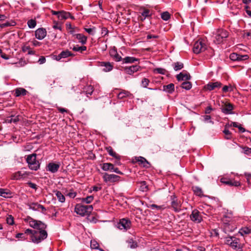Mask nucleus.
I'll return each mask as SVG.
<instances>
[{"instance_id":"f257e3e1","label":"nucleus","mask_w":251,"mask_h":251,"mask_svg":"<svg viewBox=\"0 0 251 251\" xmlns=\"http://www.w3.org/2000/svg\"><path fill=\"white\" fill-rule=\"evenodd\" d=\"M25 221L28 223L30 227L36 229L33 234L30 235V240L35 244H39L47 238L48 233L45 229L47 226L41 222L34 220L30 217H27Z\"/></svg>"},{"instance_id":"f03ea898","label":"nucleus","mask_w":251,"mask_h":251,"mask_svg":"<svg viewBox=\"0 0 251 251\" xmlns=\"http://www.w3.org/2000/svg\"><path fill=\"white\" fill-rule=\"evenodd\" d=\"M93 209L92 205H84L81 204H77L75 205V211L77 214L84 216L90 215Z\"/></svg>"},{"instance_id":"7ed1b4c3","label":"nucleus","mask_w":251,"mask_h":251,"mask_svg":"<svg viewBox=\"0 0 251 251\" xmlns=\"http://www.w3.org/2000/svg\"><path fill=\"white\" fill-rule=\"evenodd\" d=\"M26 161L30 170L37 171L40 168V163L36 159V154L33 153L27 156Z\"/></svg>"},{"instance_id":"20e7f679","label":"nucleus","mask_w":251,"mask_h":251,"mask_svg":"<svg viewBox=\"0 0 251 251\" xmlns=\"http://www.w3.org/2000/svg\"><path fill=\"white\" fill-rule=\"evenodd\" d=\"M226 244L229 245L232 249L238 251H241L243 245L240 243L239 239L234 237H228L226 238Z\"/></svg>"},{"instance_id":"39448f33","label":"nucleus","mask_w":251,"mask_h":251,"mask_svg":"<svg viewBox=\"0 0 251 251\" xmlns=\"http://www.w3.org/2000/svg\"><path fill=\"white\" fill-rule=\"evenodd\" d=\"M207 47V46L205 41L202 39H199L194 44L193 52L196 54H199L205 51Z\"/></svg>"},{"instance_id":"423d86ee","label":"nucleus","mask_w":251,"mask_h":251,"mask_svg":"<svg viewBox=\"0 0 251 251\" xmlns=\"http://www.w3.org/2000/svg\"><path fill=\"white\" fill-rule=\"evenodd\" d=\"M30 175V173L29 172L21 170L14 173L11 176V179L13 180H24L27 179Z\"/></svg>"},{"instance_id":"0eeeda50","label":"nucleus","mask_w":251,"mask_h":251,"mask_svg":"<svg viewBox=\"0 0 251 251\" xmlns=\"http://www.w3.org/2000/svg\"><path fill=\"white\" fill-rule=\"evenodd\" d=\"M131 225V222L129 220L123 218L121 219L117 224V227L121 230L126 231L130 228Z\"/></svg>"},{"instance_id":"6e6552de","label":"nucleus","mask_w":251,"mask_h":251,"mask_svg":"<svg viewBox=\"0 0 251 251\" xmlns=\"http://www.w3.org/2000/svg\"><path fill=\"white\" fill-rule=\"evenodd\" d=\"M228 35V34L227 31L222 29H219L215 37V42H216L217 44H220L223 41L224 38L227 37Z\"/></svg>"},{"instance_id":"1a4fd4ad","label":"nucleus","mask_w":251,"mask_h":251,"mask_svg":"<svg viewBox=\"0 0 251 251\" xmlns=\"http://www.w3.org/2000/svg\"><path fill=\"white\" fill-rule=\"evenodd\" d=\"M119 176L114 174H108L105 173L103 176V179L105 182H115L120 179Z\"/></svg>"},{"instance_id":"9d476101","label":"nucleus","mask_w":251,"mask_h":251,"mask_svg":"<svg viewBox=\"0 0 251 251\" xmlns=\"http://www.w3.org/2000/svg\"><path fill=\"white\" fill-rule=\"evenodd\" d=\"M191 220L197 223H200L202 221V216L200 212L197 209H194L192 211L190 215Z\"/></svg>"},{"instance_id":"9b49d317","label":"nucleus","mask_w":251,"mask_h":251,"mask_svg":"<svg viewBox=\"0 0 251 251\" xmlns=\"http://www.w3.org/2000/svg\"><path fill=\"white\" fill-rule=\"evenodd\" d=\"M171 206L175 211L178 212L181 210V204L179 201H178L175 195L171 196Z\"/></svg>"},{"instance_id":"f8f14e48","label":"nucleus","mask_w":251,"mask_h":251,"mask_svg":"<svg viewBox=\"0 0 251 251\" xmlns=\"http://www.w3.org/2000/svg\"><path fill=\"white\" fill-rule=\"evenodd\" d=\"M230 59L234 61H240L247 60L249 56L247 55H240L237 53H232L229 55Z\"/></svg>"},{"instance_id":"ddd939ff","label":"nucleus","mask_w":251,"mask_h":251,"mask_svg":"<svg viewBox=\"0 0 251 251\" xmlns=\"http://www.w3.org/2000/svg\"><path fill=\"white\" fill-rule=\"evenodd\" d=\"M220 181L224 184L231 186H239L241 185L239 181L235 180L234 179H229L226 177H222Z\"/></svg>"},{"instance_id":"4468645a","label":"nucleus","mask_w":251,"mask_h":251,"mask_svg":"<svg viewBox=\"0 0 251 251\" xmlns=\"http://www.w3.org/2000/svg\"><path fill=\"white\" fill-rule=\"evenodd\" d=\"M126 73L128 75H132L134 73L141 70V67L139 65H132L129 67H125L124 68Z\"/></svg>"},{"instance_id":"2eb2a0df","label":"nucleus","mask_w":251,"mask_h":251,"mask_svg":"<svg viewBox=\"0 0 251 251\" xmlns=\"http://www.w3.org/2000/svg\"><path fill=\"white\" fill-rule=\"evenodd\" d=\"M221 109L223 113L228 115L232 113V111L233 109V105L230 103H225L222 106Z\"/></svg>"},{"instance_id":"dca6fc26","label":"nucleus","mask_w":251,"mask_h":251,"mask_svg":"<svg viewBox=\"0 0 251 251\" xmlns=\"http://www.w3.org/2000/svg\"><path fill=\"white\" fill-rule=\"evenodd\" d=\"M46 30L43 28H38L35 32V37L40 40L43 39L46 36Z\"/></svg>"},{"instance_id":"f3484780","label":"nucleus","mask_w":251,"mask_h":251,"mask_svg":"<svg viewBox=\"0 0 251 251\" xmlns=\"http://www.w3.org/2000/svg\"><path fill=\"white\" fill-rule=\"evenodd\" d=\"M99 66L102 67V71L105 72L111 71L113 68V65L109 62H101L99 63Z\"/></svg>"},{"instance_id":"a211bd4d","label":"nucleus","mask_w":251,"mask_h":251,"mask_svg":"<svg viewBox=\"0 0 251 251\" xmlns=\"http://www.w3.org/2000/svg\"><path fill=\"white\" fill-rule=\"evenodd\" d=\"M176 77L178 81H186L190 79L191 76L187 72L183 71L178 74Z\"/></svg>"},{"instance_id":"6ab92c4d","label":"nucleus","mask_w":251,"mask_h":251,"mask_svg":"<svg viewBox=\"0 0 251 251\" xmlns=\"http://www.w3.org/2000/svg\"><path fill=\"white\" fill-rule=\"evenodd\" d=\"M222 86V83L220 82L216 81L215 82H209L204 86V88L208 91H212L216 88H220Z\"/></svg>"},{"instance_id":"aec40b11","label":"nucleus","mask_w":251,"mask_h":251,"mask_svg":"<svg viewBox=\"0 0 251 251\" xmlns=\"http://www.w3.org/2000/svg\"><path fill=\"white\" fill-rule=\"evenodd\" d=\"M134 159L136 162H138L140 165H142L145 168H148L150 167L149 162L142 156L135 157Z\"/></svg>"},{"instance_id":"412c9836","label":"nucleus","mask_w":251,"mask_h":251,"mask_svg":"<svg viewBox=\"0 0 251 251\" xmlns=\"http://www.w3.org/2000/svg\"><path fill=\"white\" fill-rule=\"evenodd\" d=\"M69 18L72 19H75L74 17L73 16H71L69 12L64 11H59V15L58 16V18L59 20H66Z\"/></svg>"},{"instance_id":"4be33fe9","label":"nucleus","mask_w":251,"mask_h":251,"mask_svg":"<svg viewBox=\"0 0 251 251\" xmlns=\"http://www.w3.org/2000/svg\"><path fill=\"white\" fill-rule=\"evenodd\" d=\"M59 167V164L51 162L48 165V170L52 173H55L58 171Z\"/></svg>"},{"instance_id":"5701e85b","label":"nucleus","mask_w":251,"mask_h":251,"mask_svg":"<svg viewBox=\"0 0 251 251\" xmlns=\"http://www.w3.org/2000/svg\"><path fill=\"white\" fill-rule=\"evenodd\" d=\"M15 96L17 97L24 96L26 95L27 91L23 88H17L14 90Z\"/></svg>"},{"instance_id":"b1692460","label":"nucleus","mask_w":251,"mask_h":251,"mask_svg":"<svg viewBox=\"0 0 251 251\" xmlns=\"http://www.w3.org/2000/svg\"><path fill=\"white\" fill-rule=\"evenodd\" d=\"M74 37L78 40V42L82 45H85L87 40V37L82 34H76L74 35Z\"/></svg>"},{"instance_id":"393cba45","label":"nucleus","mask_w":251,"mask_h":251,"mask_svg":"<svg viewBox=\"0 0 251 251\" xmlns=\"http://www.w3.org/2000/svg\"><path fill=\"white\" fill-rule=\"evenodd\" d=\"M163 91L171 94L175 90V85L173 83H170L167 85H164L162 89Z\"/></svg>"},{"instance_id":"a878e982","label":"nucleus","mask_w":251,"mask_h":251,"mask_svg":"<svg viewBox=\"0 0 251 251\" xmlns=\"http://www.w3.org/2000/svg\"><path fill=\"white\" fill-rule=\"evenodd\" d=\"M12 193L8 189L0 188V196L4 198H11Z\"/></svg>"},{"instance_id":"bb28decb","label":"nucleus","mask_w":251,"mask_h":251,"mask_svg":"<svg viewBox=\"0 0 251 251\" xmlns=\"http://www.w3.org/2000/svg\"><path fill=\"white\" fill-rule=\"evenodd\" d=\"M122 61H123V63H125V64L133 63L136 61H139V59L136 58L134 57L127 56V57H126L125 58H123Z\"/></svg>"},{"instance_id":"cd10ccee","label":"nucleus","mask_w":251,"mask_h":251,"mask_svg":"<svg viewBox=\"0 0 251 251\" xmlns=\"http://www.w3.org/2000/svg\"><path fill=\"white\" fill-rule=\"evenodd\" d=\"M110 54L116 61L119 62L123 60L122 57L118 53L117 50H111Z\"/></svg>"},{"instance_id":"c85d7f7f","label":"nucleus","mask_w":251,"mask_h":251,"mask_svg":"<svg viewBox=\"0 0 251 251\" xmlns=\"http://www.w3.org/2000/svg\"><path fill=\"white\" fill-rule=\"evenodd\" d=\"M107 152L112 157H114L117 159H120V156L118 155L116 152L113 151L112 148L111 147H109L106 149Z\"/></svg>"},{"instance_id":"c756f323","label":"nucleus","mask_w":251,"mask_h":251,"mask_svg":"<svg viewBox=\"0 0 251 251\" xmlns=\"http://www.w3.org/2000/svg\"><path fill=\"white\" fill-rule=\"evenodd\" d=\"M54 194L56 197H57L59 201L61 202H64L65 201V197L62 194V193L59 191H54Z\"/></svg>"},{"instance_id":"7c9ffc66","label":"nucleus","mask_w":251,"mask_h":251,"mask_svg":"<svg viewBox=\"0 0 251 251\" xmlns=\"http://www.w3.org/2000/svg\"><path fill=\"white\" fill-rule=\"evenodd\" d=\"M192 190L195 194L199 197H202L203 196L202 189L198 186H193Z\"/></svg>"},{"instance_id":"2f4dec72","label":"nucleus","mask_w":251,"mask_h":251,"mask_svg":"<svg viewBox=\"0 0 251 251\" xmlns=\"http://www.w3.org/2000/svg\"><path fill=\"white\" fill-rule=\"evenodd\" d=\"M81 202L89 204L91 203L94 200V197L93 196H89L86 198H82L80 199Z\"/></svg>"},{"instance_id":"473e14b6","label":"nucleus","mask_w":251,"mask_h":251,"mask_svg":"<svg viewBox=\"0 0 251 251\" xmlns=\"http://www.w3.org/2000/svg\"><path fill=\"white\" fill-rule=\"evenodd\" d=\"M141 13V15L143 17V18H141L142 21H144L146 18L151 15V11L147 9H144Z\"/></svg>"},{"instance_id":"72a5a7b5","label":"nucleus","mask_w":251,"mask_h":251,"mask_svg":"<svg viewBox=\"0 0 251 251\" xmlns=\"http://www.w3.org/2000/svg\"><path fill=\"white\" fill-rule=\"evenodd\" d=\"M86 49H87L86 47L84 46L79 47L78 45H76V46H74L72 48V50L74 51L80 52V53H82V51H85L86 50Z\"/></svg>"},{"instance_id":"f704fd0d","label":"nucleus","mask_w":251,"mask_h":251,"mask_svg":"<svg viewBox=\"0 0 251 251\" xmlns=\"http://www.w3.org/2000/svg\"><path fill=\"white\" fill-rule=\"evenodd\" d=\"M126 243L127 244V247L130 249H135L137 247V243L132 239H128Z\"/></svg>"},{"instance_id":"c9c22d12","label":"nucleus","mask_w":251,"mask_h":251,"mask_svg":"<svg viewBox=\"0 0 251 251\" xmlns=\"http://www.w3.org/2000/svg\"><path fill=\"white\" fill-rule=\"evenodd\" d=\"M172 65L174 70L176 71H179L183 68V64L179 62H175Z\"/></svg>"},{"instance_id":"e433bc0d","label":"nucleus","mask_w":251,"mask_h":251,"mask_svg":"<svg viewBox=\"0 0 251 251\" xmlns=\"http://www.w3.org/2000/svg\"><path fill=\"white\" fill-rule=\"evenodd\" d=\"M84 92L87 95H91L93 92V87L91 85H87L84 88ZM88 97V96H87Z\"/></svg>"},{"instance_id":"4c0bfd02","label":"nucleus","mask_w":251,"mask_h":251,"mask_svg":"<svg viewBox=\"0 0 251 251\" xmlns=\"http://www.w3.org/2000/svg\"><path fill=\"white\" fill-rule=\"evenodd\" d=\"M239 233L243 236L245 234H247L251 233V229L247 227H244L240 229Z\"/></svg>"},{"instance_id":"58836bf2","label":"nucleus","mask_w":251,"mask_h":251,"mask_svg":"<svg viewBox=\"0 0 251 251\" xmlns=\"http://www.w3.org/2000/svg\"><path fill=\"white\" fill-rule=\"evenodd\" d=\"M62 58H65L69 56H73L74 55L68 50L62 51L60 53Z\"/></svg>"},{"instance_id":"ea45409f","label":"nucleus","mask_w":251,"mask_h":251,"mask_svg":"<svg viewBox=\"0 0 251 251\" xmlns=\"http://www.w3.org/2000/svg\"><path fill=\"white\" fill-rule=\"evenodd\" d=\"M129 95H130V93L129 92L124 90L118 94V99H122L126 97H128Z\"/></svg>"},{"instance_id":"a19ab883","label":"nucleus","mask_w":251,"mask_h":251,"mask_svg":"<svg viewBox=\"0 0 251 251\" xmlns=\"http://www.w3.org/2000/svg\"><path fill=\"white\" fill-rule=\"evenodd\" d=\"M181 87L183 89L188 90L192 88V84L190 82L186 81L181 84Z\"/></svg>"},{"instance_id":"79ce46f5","label":"nucleus","mask_w":251,"mask_h":251,"mask_svg":"<svg viewBox=\"0 0 251 251\" xmlns=\"http://www.w3.org/2000/svg\"><path fill=\"white\" fill-rule=\"evenodd\" d=\"M112 166V164L110 163H104L101 165V168L104 171H108L110 170V167Z\"/></svg>"},{"instance_id":"37998d69","label":"nucleus","mask_w":251,"mask_h":251,"mask_svg":"<svg viewBox=\"0 0 251 251\" xmlns=\"http://www.w3.org/2000/svg\"><path fill=\"white\" fill-rule=\"evenodd\" d=\"M171 15L170 13L165 11L161 13V17L164 21H168L170 18Z\"/></svg>"},{"instance_id":"c03bdc74","label":"nucleus","mask_w":251,"mask_h":251,"mask_svg":"<svg viewBox=\"0 0 251 251\" xmlns=\"http://www.w3.org/2000/svg\"><path fill=\"white\" fill-rule=\"evenodd\" d=\"M149 207L152 210L156 209L158 210H162L165 208L164 205H157L155 204H151Z\"/></svg>"},{"instance_id":"a18cd8bd","label":"nucleus","mask_w":251,"mask_h":251,"mask_svg":"<svg viewBox=\"0 0 251 251\" xmlns=\"http://www.w3.org/2000/svg\"><path fill=\"white\" fill-rule=\"evenodd\" d=\"M27 25L30 28H33L36 25V22L35 20L31 19L28 21Z\"/></svg>"},{"instance_id":"49530a36","label":"nucleus","mask_w":251,"mask_h":251,"mask_svg":"<svg viewBox=\"0 0 251 251\" xmlns=\"http://www.w3.org/2000/svg\"><path fill=\"white\" fill-rule=\"evenodd\" d=\"M231 124L232 125V126L235 127H238L240 131L241 132H245V129L242 127L240 125H239L238 123L236 122H231Z\"/></svg>"},{"instance_id":"de8ad7c7","label":"nucleus","mask_w":251,"mask_h":251,"mask_svg":"<svg viewBox=\"0 0 251 251\" xmlns=\"http://www.w3.org/2000/svg\"><path fill=\"white\" fill-rule=\"evenodd\" d=\"M223 133L225 134V139H230L231 138V133L228 129H225Z\"/></svg>"},{"instance_id":"09e8293b","label":"nucleus","mask_w":251,"mask_h":251,"mask_svg":"<svg viewBox=\"0 0 251 251\" xmlns=\"http://www.w3.org/2000/svg\"><path fill=\"white\" fill-rule=\"evenodd\" d=\"M84 30L90 35H93L96 33L95 27H94L92 28H84Z\"/></svg>"},{"instance_id":"8fccbe9b","label":"nucleus","mask_w":251,"mask_h":251,"mask_svg":"<svg viewBox=\"0 0 251 251\" xmlns=\"http://www.w3.org/2000/svg\"><path fill=\"white\" fill-rule=\"evenodd\" d=\"M140 190L143 192L147 191L148 190V186L145 181H142L141 183Z\"/></svg>"},{"instance_id":"3c124183","label":"nucleus","mask_w":251,"mask_h":251,"mask_svg":"<svg viewBox=\"0 0 251 251\" xmlns=\"http://www.w3.org/2000/svg\"><path fill=\"white\" fill-rule=\"evenodd\" d=\"M90 246L92 249H98L99 245L97 242L93 240L91 241Z\"/></svg>"},{"instance_id":"603ef678","label":"nucleus","mask_w":251,"mask_h":251,"mask_svg":"<svg viewBox=\"0 0 251 251\" xmlns=\"http://www.w3.org/2000/svg\"><path fill=\"white\" fill-rule=\"evenodd\" d=\"M19 116H12L10 118V119L9 120H7L8 121V123H17L18 121H19Z\"/></svg>"},{"instance_id":"864d4df0","label":"nucleus","mask_w":251,"mask_h":251,"mask_svg":"<svg viewBox=\"0 0 251 251\" xmlns=\"http://www.w3.org/2000/svg\"><path fill=\"white\" fill-rule=\"evenodd\" d=\"M39 204L37 203H32L29 205V209L33 210H38L39 207L37 206Z\"/></svg>"},{"instance_id":"5fc2aeb1","label":"nucleus","mask_w":251,"mask_h":251,"mask_svg":"<svg viewBox=\"0 0 251 251\" xmlns=\"http://www.w3.org/2000/svg\"><path fill=\"white\" fill-rule=\"evenodd\" d=\"M149 79L146 78H144L142 79L141 82L142 86L145 88H146L147 87V86L149 85Z\"/></svg>"},{"instance_id":"6e6d98bb","label":"nucleus","mask_w":251,"mask_h":251,"mask_svg":"<svg viewBox=\"0 0 251 251\" xmlns=\"http://www.w3.org/2000/svg\"><path fill=\"white\" fill-rule=\"evenodd\" d=\"M7 223L10 225H12L14 224V219L11 215H8L6 218Z\"/></svg>"},{"instance_id":"4d7b16f0","label":"nucleus","mask_w":251,"mask_h":251,"mask_svg":"<svg viewBox=\"0 0 251 251\" xmlns=\"http://www.w3.org/2000/svg\"><path fill=\"white\" fill-rule=\"evenodd\" d=\"M16 237L17 238L21 239L22 240H25L26 239L27 237L25 235V233H19L16 234Z\"/></svg>"},{"instance_id":"13d9d810","label":"nucleus","mask_w":251,"mask_h":251,"mask_svg":"<svg viewBox=\"0 0 251 251\" xmlns=\"http://www.w3.org/2000/svg\"><path fill=\"white\" fill-rule=\"evenodd\" d=\"M154 72H156L158 74L162 75H164L166 73V70L163 68H156L154 70Z\"/></svg>"},{"instance_id":"bf43d9fd","label":"nucleus","mask_w":251,"mask_h":251,"mask_svg":"<svg viewBox=\"0 0 251 251\" xmlns=\"http://www.w3.org/2000/svg\"><path fill=\"white\" fill-rule=\"evenodd\" d=\"M222 90L223 92L226 93L228 91H232V87L231 86H228L225 85L223 87Z\"/></svg>"},{"instance_id":"052dcab7","label":"nucleus","mask_w":251,"mask_h":251,"mask_svg":"<svg viewBox=\"0 0 251 251\" xmlns=\"http://www.w3.org/2000/svg\"><path fill=\"white\" fill-rule=\"evenodd\" d=\"M244 151V153L246 154H249L251 153V148L246 147L243 148Z\"/></svg>"},{"instance_id":"680f3d73","label":"nucleus","mask_w":251,"mask_h":251,"mask_svg":"<svg viewBox=\"0 0 251 251\" xmlns=\"http://www.w3.org/2000/svg\"><path fill=\"white\" fill-rule=\"evenodd\" d=\"M36 229H27L25 230V234H30V235L33 234V232H35Z\"/></svg>"},{"instance_id":"e2e57ef3","label":"nucleus","mask_w":251,"mask_h":251,"mask_svg":"<svg viewBox=\"0 0 251 251\" xmlns=\"http://www.w3.org/2000/svg\"><path fill=\"white\" fill-rule=\"evenodd\" d=\"M249 6H246L245 7V9L246 10V13L247 14V15H248V16L250 17V18H251V11L249 9Z\"/></svg>"},{"instance_id":"0e129e2a","label":"nucleus","mask_w":251,"mask_h":251,"mask_svg":"<svg viewBox=\"0 0 251 251\" xmlns=\"http://www.w3.org/2000/svg\"><path fill=\"white\" fill-rule=\"evenodd\" d=\"M245 176H246L247 178V181L249 183H250V179L251 177V174L249 173H245Z\"/></svg>"},{"instance_id":"69168bd1","label":"nucleus","mask_w":251,"mask_h":251,"mask_svg":"<svg viewBox=\"0 0 251 251\" xmlns=\"http://www.w3.org/2000/svg\"><path fill=\"white\" fill-rule=\"evenodd\" d=\"M38 62H39L40 64H43L44 63H45L46 62V59L43 56H42L41 57L39 60H38Z\"/></svg>"},{"instance_id":"338daca9","label":"nucleus","mask_w":251,"mask_h":251,"mask_svg":"<svg viewBox=\"0 0 251 251\" xmlns=\"http://www.w3.org/2000/svg\"><path fill=\"white\" fill-rule=\"evenodd\" d=\"M28 185L30 188H32V189H36V185L33 183H32L31 182H28Z\"/></svg>"},{"instance_id":"774afa93","label":"nucleus","mask_w":251,"mask_h":251,"mask_svg":"<svg viewBox=\"0 0 251 251\" xmlns=\"http://www.w3.org/2000/svg\"><path fill=\"white\" fill-rule=\"evenodd\" d=\"M213 110L212 108L211 107V106H208L206 109H205V113L206 114H209L210 113V112Z\"/></svg>"}]
</instances>
